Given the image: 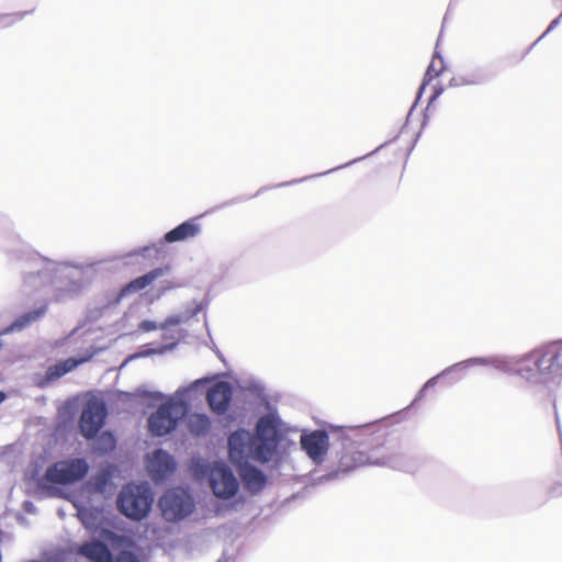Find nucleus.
<instances>
[{"instance_id":"nucleus-1","label":"nucleus","mask_w":562,"mask_h":562,"mask_svg":"<svg viewBox=\"0 0 562 562\" xmlns=\"http://www.w3.org/2000/svg\"><path fill=\"white\" fill-rule=\"evenodd\" d=\"M43 267L36 273L24 277L25 291L46 289L45 292L56 302L66 301L81 293L88 281L83 280L95 270L98 262L54 261L42 258Z\"/></svg>"},{"instance_id":"nucleus-2","label":"nucleus","mask_w":562,"mask_h":562,"mask_svg":"<svg viewBox=\"0 0 562 562\" xmlns=\"http://www.w3.org/2000/svg\"><path fill=\"white\" fill-rule=\"evenodd\" d=\"M280 442L279 419L267 414L256 425V432L237 429L228 437V454L233 464L241 467L249 460L267 463L272 460Z\"/></svg>"},{"instance_id":"nucleus-3","label":"nucleus","mask_w":562,"mask_h":562,"mask_svg":"<svg viewBox=\"0 0 562 562\" xmlns=\"http://www.w3.org/2000/svg\"><path fill=\"white\" fill-rule=\"evenodd\" d=\"M496 370L517 374L532 385L553 381L546 350H533L522 356H496Z\"/></svg>"},{"instance_id":"nucleus-4","label":"nucleus","mask_w":562,"mask_h":562,"mask_svg":"<svg viewBox=\"0 0 562 562\" xmlns=\"http://www.w3.org/2000/svg\"><path fill=\"white\" fill-rule=\"evenodd\" d=\"M116 503L125 517L139 521L150 512L153 494L147 484H127L119 493Z\"/></svg>"},{"instance_id":"nucleus-5","label":"nucleus","mask_w":562,"mask_h":562,"mask_svg":"<svg viewBox=\"0 0 562 562\" xmlns=\"http://www.w3.org/2000/svg\"><path fill=\"white\" fill-rule=\"evenodd\" d=\"M188 412L186 402L181 398L171 397L148 418V429L151 435L161 437L170 434L177 428L180 419Z\"/></svg>"},{"instance_id":"nucleus-6","label":"nucleus","mask_w":562,"mask_h":562,"mask_svg":"<svg viewBox=\"0 0 562 562\" xmlns=\"http://www.w3.org/2000/svg\"><path fill=\"white\" fill-rule=\"evenodd\" d=\"M162 517L167 521H179L188 517L194 510V501L191 494L181 487L166 491L159 498Z\"/></svg>"},{"instance_id":"nucleus-7","label":"nucleus","mask_w":562,"mask_h":562,"mask_svg":"<svg viewBox=\"0 0 562 562\" xmlns=\"http://www.w3.org/2000/svg\"><path fill=\"white\" fill-rule=\"evenodd\" d=\"M89 471V464L83 458H72L57 461L45 471L46 481L55 484H72L82 480Z\"/></svg>"},{"instance_id":"nucleus-8","label":"nucleus","mask_w":562,"mask_h":562,"mask_svg":"<svg viewBox=\"0 0 562 562\" xmlns=\"http://www.w3.org/2000/svg\"><path fill=\"white\" fill-rule=\"evenodd\" d=\"M210 486L217 498L228 499L237 493L239 484L226 464L215 462L210 470Z\"/></svg>"},{"instance_id":"nucleus-9","label":"nucleus","mask_w":562,"mask_h":562,"mask_svg":"<svg viewBox=\"0 0 562 562\" xmlns=\"http://www.w3.org/2000/svg\"><path fill=\"white\" fill-rule=\"evenodd\" d=\"M106 414L104 402L98 398L88 400L79 422L81 435L87 439L93 438L104 425Z\"/></svg>"},{"instance_id":"nucleus-10","label":"nucleus","mask_w":562,"mask_h":562,"mask_svg":"<svg viewBox=\"0 0 562 562\" xmlns=\"http://www.w3.org/2000/svg\"><path fill=\"white\" fill-rule=\"evenodd\" d=\"M300 446L312 463L319 465L325 461L328 453V434L321 429L303 431L300 436Z\"/></svg>"},{"instance_id":"nucleus-11","label":"nucleus","mask_w":562,"mask_h":562,"mask_svg":"<svg viewBox=\"0 0 562 562\" xmlns=\"http://www.w3.org/2000/svg\"><path fill=\"white\" fill-rule=\"evenodd\" d=\"M366 464L372 465H386L391 468L396 467V461L393 457H378L376 451L367 454L362 451L352 448H346L338 462V470L341 472H349L358 467Z\"/></svg>"},{"instance_id":"nucleus-12","label":"nucleus","mask_w":562,"mask_h":562,"mask_svg":"<svg viewBox=\"0 0 562 562\" xmlns=\"http://www.w3.org/2000/svg\"><path fill=\"white\" fill-rule=\"evenodd\" d=\"M146 468L155 483L168 479L176 470V461L171 454L162 449H156L146 458Z\"/></svg>"},{"instance_id":"nucleus-13","label":"nucleus","mask_w":562,"mask_h":562,"mask_svg":"<svg viewBox=\"0 0 562 562\" xmlns=\"http://www.w3.org/2000/svg\"><path fill=\"white\" fill-rule=\"evenodd\" d=\"M232 395L231 384L226 381H221L209 389L206 400L213 412L224 414L228 409Z\"/></svg>"},{"instance_id":"nucleus-14","label":"nucleus","mask_w":562,"mask_h":562,"mask_svg":"<svg viewBox=\"0 0 562 562\" xmlns=\"http://www.w3.org/2000/svg\"><path fill=\"white\" fill-rule=\"evenodd\" d=\"M88 358L83 359H75L68 358L66 360L59 361L56 364H53L47 368L45 375L36 376L35 383L38 387H46L54 381L60 379L65 374L69 373L74 369H76L80 363L87 361Z\"/></svg>"},{"instance_id":"nucleus-15","label":"nucleus","mask_w":562,"mask_h":562,"mask_svg":"<svg viewBox=\"0 0 562 562\" xmlns=\"http://www.w3.org/2000/svg\"><path fill=\"white\" fill-rule=\"evenodd\" d=\"M201 233V225L198 223L196 218H191L188 221H184L177 227L170 229L167 232L164 236V239L160 240V245L164 243H178V241H184L190 238H193L198 236Z\"/></svg>"},{"instance_id":"nucleus-16","label":"nucleus","mask_w":562,"mask_h":562,"mask_svg":"<svg viewBox=\"0 0 562 562\" xmlns=\"http://www.w3.org/2000/svg\"><path fill=\"white\" fill-rule=\"evenodd\" d=\"M168 272V268H156L148 273H145L144 276H140L133 281H131L128 284H126L124 288L121 289L116 301H120L122 297L126 296L128 293L140 291L145 288H147L149 284H151L156 279L164 276Z\"/></svg>"},{"instance_id":"nucleus-17","label":"nucleus","mask_w":562,"mask_h":562,"mask_svg":"<svg viewBox=\"0 0 562 562\" xmlns=\"http://www.w3.org/2000/svg\"><path fill=\"white\" fill-rule=\"evenodd\" d=\"M238 468L240 477L247 490H249L252 493H256L265 487L267 477L260 469L254 465H249L248 463Z\"/></svg>"},{"instance_id":"nucleus-18","label":"nucleus","mask_w":562,"mask_h":562,"mask_svg":"<svg viewBox=\"0 0 562 562\" xmlns=\"http://www.w3.org/2000/svg\"><path fill=\"white\" fill-rule=\"evenodd\" d=\"M161 246L162 245H160L159 241L158 244H151L134 249L123 256L124 265H146L157 258Z\"/></svg>"},{"instance_id":"nucleus-19","label":"nucleus","mask_w":562,"mask_h":562,"mask_svg":"<svg viewBox=\"0 0 562 562\" xmlns=\"http://www.w3.org/2000/svg\"><path fill=\"white\" fill-rule=\"evenodd\" d=\"M79 552L94 562H113L110 549L101 541L86 542L81 544Z\"/></svg>"},{"instance_id":"nucleus-20","label":"nucleus","mask_w":562,"mask_h":562,"mask_svg":"<svg viewBox=\"0 0 562 562\" xmlns=\"http://www.w3.org/2000/svg\"><path fill=\"white\" fill-rule=\"evenodd\" d=\"M496 356L493 357H477V358H470L464 361H460L458 363H454L448 368H446L443 371H441L440 375L448 376L450 374H457L461 375L463 371H465L469 368H472L474 366H491L496 369Z\"/></svg>"},{"instance_id":"nucleus-21","label":"nucleus","mask_w":562,"mask_h":562,"mask_svg":"<svg viewBox=\"0 0 562 562\" xmlns=\"http://www.w3.org/2000/svg\"><path fill=\"white\" fill-rule=\"evenodd\" d=\"M211 427V420L205 414H191L188 417V428L195 436L205 435Z\"/></svg>"},{"instance_id":"nucleus-22","label":"nucleus","mask_w":562,"mask_h":562,"mask_svg":"<svg viewBox=\"0 0 562 562\" xmlns=\"http://www.w3.org/2000/svg\"><path fill=\"white\" fill-rule=\"evenodd\" d=\"M553 381L562 375V342L546 349Z\"/></svg>"},{"instance_id":"nucleus-23","label":"nucleus","mask_w":562,"mask_h":562,"mask_svg":"<svg viewBox=\"0 0 562 562\" xmlns=\"http://www.w3.org/2000/svg\"><path fill=\"white\" fill-rule=\"evenodd\" d=\"M176 346H177V341H172L170 344H165V345H159L157 347L145 346L138 352L131 356V359L145 358V357H150L154 355H164L168 351L173 350L176 348Z\"/></svg>"},{"instance_id":"nucleus-24","label":"nucleus","mask_w":562,"mask_h":562,"mask_svg":"<svg viewBox=\"0 0 562 562\" xmlns=\"http://www.w3.org/2000/svg\"><path fill=\"white\" fill-rule=\"evenodd\" d=\"M442 69H443V61H442L441 57L438 55V53L436 52L434 54V58H432L430 65L427 68V71L425 74V78H424L423 85L420 87V91L425 88V86L427 83H429L434 78H436L441 72Z\"/></svg>"},{"instance_id":"nucleus-25","label":"nucleus","mask_w":562,"mask_h":562,"mask_svg":"<svg viewBox=\"0 0 562 562\" xmlns=\"http://www.w3.org/2000/svg\"><path fill=\"white\" fill-rule=\"evenodd\" d=\"M200 311L198 306L192 314H176L167 317L164 323L160 324V329H168L171 326L180 325L189 319L191 316L195 315Z\"/></svg>"},{"instance_id":"nucleus-26","label":"nucleus","mask_w":562,"mask_h":562,"mask_svg":"<svg viewBox=\"0 0 562 562\" xmlns=\"http://www.w3.org/2000/svg\"><path fill=\"white\" fill-rule=\"evenodd\" d=\"M137 328L143 333H148L160 329V324H157L156 322L153 321H142L138 323Z\"/></svg>"},{"instance_id":"nucleus-27","label":"nucleus","mask_w":562,"mask_h":562,"mask_svg":"<svg viewBox=\"0 0 562 562\" xmlns=\"http://www.w3.org/2000/svg\"><path fill=\"white\" fill-rule=\"evenodd\" d=\"M116 562H139V560L132 552L123 551L119 554Z\"/></svg>"},{"instance_id":"nucleus-28","label":"nucleus","mask_w":562,"mask_h":562,"mask_svg":"<svg viewBox=\"0 0 562 562\" xmlns=\"http://www.w3.org/2000/svg\"><path fill=\"white\" fill-rule=\"evenodd\" d=\"M100 439H101V441H102V442H104V445H105V449H104L105 451L111 450V449H113V448H114V446H115V440H114V438H113V436H112V435H105V434H104V435H102V436H101V438H100Z\"/></svg>"},{"instance_id":"nucleus-29","label":"nucleus","mask_w":562,"mask_h":562,"mask_svg":"<svg viewBox=\"0 0 562 562\" xmlns=\"http://www.w3.org/2000/svg\"><path fill=\"white\" fill-rule=\"evenodd\" d=\"M483 81H484L483 76H477L473 79H462V83H464V85H479V83H482Z\"/></svg>"},{"instance_id":"nucleus-30","label":"nucleus","mask_w":562,"mask_h":562,"mask_svg":"<svg viewBox=\"0 0 562 562\" xmlns=\"http://www.w3.org/2000/svg\"><path fill=\"white\" fill-rule=\"evenodd\" d=\"M440 376H441V375H440V373H439L438 375H435V376L430 378V379H429V380H428V381L423 385L424 390H429V387H432V386L436 384L437 380H438Z\"/></svg>"},{"instance_id":"nucleus-31","label":"nucleus","mask_w":562,"mask_h":562,"mask_svg":"<svg viewBox=\"0 0 562 562\" xmlns=\"http://www.w3.org/2000/svg\"><path fill=\"white\" fill-rule=\"evenodd\" d=\"M440 376H441V375H440V373H439L438 375H435V376L430 378V379H429V380H428V381L423 385L424 390H429V387H432V386L436 384L437 380H438Z\"/></svg>"},{"instance_id":"nucleus-32","label":"nucleus","mask_w":562,"mask_h":562,"mask_svg":"<svg viewBox=\"0 0 562 562\" xmlns=\"http://www.w3.org/2000/svg\"><path fill=\"white\" fill-rule=\"evenodd\" d=\"M562 18V13L557 18L554 19L553 21H551V23L549 24L547 31L544 32V34L542 36H544L547 33L551 32L553 29H555L558 26V24L560 23V19Z\"/></svg>"},{"instance_id":"nucleus-33","label":"nucleus","mask_w":562,"mask_h":562,"mask_svg":"<svg viewBox=\"0 0 562 562\" xmlns=\"http://www.w3.org/2000/svg\"><path fill=\"white\" fill-rule=\"evenodd\" d=\"M97 486L98 488H102L106 484V476L105 475H99L95 477Z\"/></svg>"},{"instance_id":"nucleus-34","label":"nucleus","mask_w":562,"mask_h":562,"mask_svg":"<svg viewBox=\"0 0 562 562\" xmlns=\"http://www.w3.org/2000/svg\"><path fill=\"white\" fill-rule=\"evenodd\" d=\"M165 330L166 331L162 335L164 339H172V340L176 339V336H175L173 331L168 330V329H165Z\"/></svg>"},{"instance_id":"nucleus-35","label":"nucleus","mask_w":562,"mask_h":562,"mask_svg":"<svg viewBox=\"0 0 562 562\" xmlns=\"http://www.w3.org/2000/svg\"><path fill=\"white\" fill-rule=\"evenodd\" d=\"M24 509L27 513H34V505L31 502H25L24 503Z\"/></svg>"},{"instance_id":"nucleus-36","label":"nucleus","mask_w":562,"mask_h":562,"mask_svg":"<svg viewBox=\"0 0 562 562\" xmlns=\"http://www.w3.org/2000/svg\"><path fill=\"white\" fill-rule=\"evenodd\" d=\"M426 391H427V390H424V387H422V389L419 390V392H418V394H417L416 398L414 400V402H416V401L420 400V398L425 395Z\"/></svg>"},{"instance_id":"nucleus-37","label":"nucleus","mask_w":562,"mask_h":562,"mask_svg":"<svg viewBox=\"0 0 562 562\" xmlns=\"http://www.w3.org/2000/svg\"><path fill=\"white\" fill-rule=\"evenodd\" d=\"M198 383H199V381H196V382H195L193 385H191L190 387H187V389H184V390H182V391H181V390H179L177 393H178V394H180V393H182V392L191 391V390L193 389V386H194L195 384H198Z\"/></svg>"},{"instance_id":"nucleus-38","label":"nucleus","mask_w":562,"mask_h":562,"mask_svg":"<svg viewBox=\"0 0 562 562\" xmlns=\"http://www.w3.org/2000/svg\"><path fill=\"white\" fill-rule=\"evenodd\" d=\"M24 15H25V12L24 13H15L12 16H14V20L18 21V20H21Z\"/></svg>"},{"instance_id":"nucleus-39","label":"nucleus","mask_w":562,"mask_h":562,"mask_svg":"<svg viewBox=\"0 0 562 562\" xmlns=\"http://www.w3.org/2000/svg\"><path fill=\"white\" fill-rule=\"evenodd\" d=\"M80 518H81L82 522H83L86 526H88V522H87V518H86V514H85V513H82V512L80 513Z\"/></svg>"},{"instance_id":"nucleus-40","label":"nucleus","mask_w":562,"mask_h":562,"mask_svg":"<svg viewBox=\"0 0 562 562\" xmlns=\"http://www.w3.org/2000/svg\"><path fill=\"white\" fill-rule=\"evenodd\" d=\"M7 398V394L4 392H0V404Z\"/></svg>"},{"instance_id":"nucleus-41","label":"nucleus","mask_w":562,"mask_h":562,"mask_svg":"<svg viewBox=\"0 0 562 562\" xmlns=\"http://www.w3.org/2000/svg\"><path fill=\"white\" fill-rule=\"evenodd\" d=\"M132 313H133L132 311H130L128 313H126V314L124 315V319H125V321H128V319L132 317Z\"/></svg>"},{"instance_id":"nucleus-42","label":"nucleus","mask_w":562,"mask_h":562,"mask_svg":"<svg viewBox=\"0 0 562 562\" xmlns=\"http://www.w3.org/2000/svg\"><path fill=\"white\" fill-rule=\"evenodd\" d=\"M132 327H133V325H131V326L122 325V328L128 330V333L133 331Z\"/></svg>"},{"instance_id":"nucleus-43","label":"nucleus","mask_w":562,"mask_h":562,"mask_svg":"<svg viewBox=\"0 0 562 562\" xmlns=\"http://www.w3.org/2000/svg\"><path fill=\"white\" fill-rule=\"evenodd\" d=\"M162 396H164V395H162L161 393H159V392H157V393H156V397H158V398H162Z\"/></svg>"},{"instance_id":"nucleus-44","label":"nucleus","mask_w":562,"mask_h":562,"mask_svg":"<svg viewBox=\"0 0 562 562\" xmlns=\"http://www.w3.org/2000/svg\"><path fill=\"white\" fill-rule=\"evenodd\" d=\"M357 160H358V159H352V161H350V162L346 164L345 166H349L350 164L356 162Z\"/></svg>"},{"instance_id":"nucleus-45","label":"nucleus","mask_w":562,"mask_h":562,"mask_svg":"<svg viewBox=\"0 0 562 562\" xmlns=\"http://www.w3.org/2000/svg\"><path fill=\"white\" fill-rule=\"evenodd\" d=\"M217 562H226V561H225V560H223V559H220Z\"/></svg>"}]
</instances>
